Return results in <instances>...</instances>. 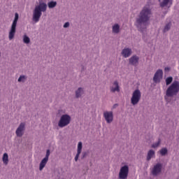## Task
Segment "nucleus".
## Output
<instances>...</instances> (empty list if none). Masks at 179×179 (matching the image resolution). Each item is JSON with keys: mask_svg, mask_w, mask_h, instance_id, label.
Wrapping results in <instances>:
<instances>
[{"mask_svg": "<svg viewBox=\"0 0 179 179\" xmlns=\"http://www.w3.org/2000/svg\"><path fill=\"white\" fill-rule=\"evenodd\" d=\"M17 20H19V14L16 13L15 14V19L11 25L10 31L8 33V39L13 40L15 38V34H16V26H17Z\"/></svg>", "mask_w": 179, "mask_h": 179, "instance_id": "nucleus-4", "label": "nucleus"}, {"mask_svg": "<svg viewBox=\"0 0 179 179\" xmlns=\"http://www.w3.org/2000/svg\"><path fill=\"white\" fill-rule=\"evenodd\" d=\"M139 62V57L136 55L132 56L129 59V63L130 65H133L134 66H136Z\"/></svg>", "mask_w": 179, "mask_h": 179, "instance_id": "nucleus-12", "label": "nucleus"}, {"mask_svg": "<svg viewBox=\"0 0 179 179\" xmlns=\"http://www.w3.org/2000/svg\"><path fill=\"white\" fill-rule=\"evenodd\" d=\"M150 159H151L150 157H148L147 161L149 162V160H150Z\"/></svg>", "mask_w": 179, "mask_h": 179, "instance_id": "nucleus-34", "label": "nucleus"}, {"mask_svg": "<svg viewBox=\"0 0 179 179\" xmlns=\"http://www.w3.org/2000/svg\"><path fill=\"white\" fill-rule=\"evenodd\" d=\"M160 145V141H158L156 143L152 144V148H157Z\"/></svg>", "mask_w": 179, "mask_h": 179, "instance_id": "nucleus-28", "label": "nucleus"}, {"mask_svg": "<svg viewBox=\"0 0 179 179\" xmlns=\"http://www.w3.org/2000/svg\"><path fill=\"white\" fill-rule=\"evenodd\" d=\"M48 162V157H45L42 159L39 165V170L41 171L44 167H45V164Z\"/></svg>", "mask_w": 179, "mask_h": 179, "instance_id": "nucleus-15", "label": "nucleus"}, {"mask_svg": "<svg viewBox=\"0 0 179 179\" xmlns=\"http://www.w3.org/2000/svg\"><path fill=\"white\" fill-rule=\"evenodd\" d=\"M113 32L116 34L120 33V25H118V24H116L113 27Z\"/></svg>", "mask_w": 179, "mask_h": 179, "instance_id": "nucleus-20", "label": "nucleus"}, {"mask_svg": "<svg viewBox=\"0 0 179 179\" xmlns=\"http://www.w3.org/2000/svg\"><path fill=\"white\" fill-rule=\"evenodd\" d=\"M78 157H75V162H78Z\"/></svg>", "mask_w": 179, "mask_h": 179, "instance_id": "nucleus-33", "label": "nucleus"}, {"mask_svg": "<svg viewBox=\"0 0 179 179\" xmlns=\"http://www.w3.org/2000/svg\"><path fill=\"white\" fill-rule=\"evenodd\" d=\"M50 157V150H48L46 152L45 157Z\"/></svg>", "mask_w": 179, "mask_h": 179, "instance_id": "nucleus-30", "label": "nucleus"}, {"mask_svg": "<svg viewBox=\"0 0 179 179\" xmlns=\"http://www.w3.org/2000/svg\"><path fill=\"white\" fill-rule=\"evenodd\" d=\"M71 116L69 115H62L58 122V127L59 128H64V127H68L71 124Z\"/></svg>", "mask_w": 179, "mask_h": 179, "instance_id": "nucleus-5", "label": "nucleus"}, {"mask_svg": "<svg viewBox=\"0 0 179 179\" xmlns=\"http://www.w3.org/2000/svg\"><path fill=\"white\" fill-rule=\"evenodd\" d=\"M25 80H26V77L24 76H21L18 78V82H24Z\"/></svg>", "mask_w": 179, "mask_h": 179, "instance_id": "nucleus-26", "label": "nucleus"}, {"mask_svg": "<svg viewBox=\"0 0 179 179\" xmlns=\"http://www.w3.org/2000/svg\"><path fill=\"white\" fill-rule=\"evenodd\" d=\"M162 164H157L152 170V176H157L159 173H162Z\"/></svg>", "mask_w": 179, "mask_h": 179, "instance_id": "nucleus-11", "label": "nucleus"}, {"mask_svg": "<svg viewBox=\"0 0 179 179\" xmlns=\"http://www.w3.org/2000/svg\"><path fill=\"white\" fill-rule=\"evenodd\" d=\"M155 156V151L153 150H150L148 152V157H153Z\"/></svg>", "mask_w": 179, "mask_h": 179, "instance_id": "nucleus-25", "label": "nucleus"}, {"mask_svg": "<svg viewBox=\"0 0 179 179\" xmlns=\"http://www.w3.org/2000/svg\"><path fill=\"white\" fill-rule=\"evenodd\" d=\"M64 27L65 29H66V27H69V22H66L64 24Z\"/></svg>", "mask_w": 179, "mask_h": 179, "instance_id": "nucleus-29", "label": "nucleus"}, {"mask_svg": "<svg viewBox=\"0 0 179 179\" xmlns=\"http://www.w3.org/2000/svg\"><path fill=\"white\" fill-rule=\"evenodd\" d=\"M0 57H1V52H0Z\"/></svg>", "mask_w": 179, "mask_h": 179, "instance_id": "nucleus-36", "label": "nucleus"}, {"mask_svg": "<svg viewBox=\"0 0 179 179\" xmlns=\"http://www.w3.org/2000/svg\"><path fill=\"white\" fill-rule=\"evenodd\" d=\"M173 5V0H163L162 2L160 3V6L162 8H164V6H167V5Z\"/></svg>", "mask_w": 179, "mask_h": 179, "instance_id": "nucleus-16", "label": "nucleus"}, {"mask_svg": "<svg viewBox=\"0 0 179 179\" xmlns=\"http://www.w3.org/2000/svg\"><path fill=\"white\" fill-rule=\"evenodd\" d=\"M103 117L108 124H111V122H113V120H114V115H113V111L104 112Z\"/></svg>", "mask_w": 179, "mask_h": 179, "instance_id": "nucleus-8", "label": "nucleus"}, {"mask_svg": "<svg viewBox=\"0 0 179 179\" xmlns=\"http://www.w3.org/2000/svg\"><path fill=\"white\" fill-rule=\"evenodd\" d=\"M171 27V22L168 23L164 29V33H166V31H169L170 30V28Z\"/></svg>", "mask_w": 179, "mask_h": 179, "instance_id": "nucleus-21", "label": "nucleus"}, {"mask_svg": "<svg viewBox=\"0 0 179 179\" xmlns=\"http://www.w3.org/2000/svg\"><path fill=\"white\" fill-rule=\"evenodd\" d=\"M23 41L24 44H29L30 43V38L29 36H27L26 35L24 36Z\"/></svg>", "mask_w": 179, "mask_h": 179, "instance_id": "nucleus-23", "label": "nucleus"}, {"mask_svg": "<svg viewBox=\"0 0 179 179\" xmlns=\"http://www.w3.org/2000/svg\"><path fill=\"white\" fill-rule=\"evenodd\" d=\"M3 157H8V153H4Z\"/></svg>", "mask_w": 179, "mask_h": 179, "instance_id": "nucleus-32", "label": "nucleus"}, {"mask_svg": "<svg viewBox=\"0 0 179 179\" xmlns=\"http://www.w3.org/2000/svg\"><path fill=\"white\" fill-rule=\"evenodd\" d=\"M25 124L24 123H20V126L18 127V128L17 129L15 134L17 135V136H18L19 138L23 136V134L24 132V127H25Z\"/></svg>", "mask_w": 179, "mask_h": 179, "instance_id": "nucleus-10", "label": "nucleus"}, {"mask_svg": "<svg viewBox=\"0 0 179 179\" xmlns=\"http://www.w3.org/2000/svg\"><path fill=\"white\" fill-rule=\"evenodd\" d=\"M151 16L152 9L150 8V6L146 5L141 11L138 18H137L136 21V26L138 30L142 31V26H146V23L150 20Z\"/></svg>", "mask_w": 179, "mask_h": 179, "instance_id": "nucleus-1", "label": "nucleus"}, {"mask_svg": "<svg viewBox=\"0 0 179 179\" xmlns=\"http://www.w3.org/2000/svg\"><path fill=\"white\" fill-rule=\"evenodd\" d=\"M171 82H173V77H168L166 79V85L167 86H169V85H170L171 83Z\"/></svg>", "mask_w": 179, "mask_h": 179, "instance_id": "nucleus-24", "label": "nucleus"}, {"mask_svg": "<svg viewBox=\"0 0 179 179\" xmlns=\"http://www.w3.org/2000/svg\"><path fill=\"white\" fill-rule=\"evenodd\" d=\"M165 99H167V96H165Z\"/></svg>", "mask_w": 179, "mask_h": 179, "instance_id": "nucleus-35", "label": "nucleus"}, {"mask_svg": "<svg viewBox=\"0 0 179 179\" xmlns=\"http://www.w3.org/2000/svg\"><path fill=\"white\" fill-rule=\"evenodd\" d=\"M129 173V167L128 166V165H124L120 168V170L119 172V178L127 179Z\"/></svg>", "mask_w": 179, "mask_h": 179, "instance_id": "nucleus-7", "label": "nucleus"}, {"mask_svg": "<svg viewBox=\"0 0 179 179\" xmlns=\"http://www.w3.org/2000/svg\"><path fill=\"white\" fill-rule=\"evenodd\" d=\"M82 148H83L82 142H79L78 144V150H77V154L76 155V157H79V155H80V153H82Z\"/></svg>", "mask_w": 179, "mask_h": 179, "instance_id": "nucleus-17", "label": "nucleus"}, {"mask_svg": "<svg viewBox=\"0 0 179 179\" xmlns=\"http://www.w3.org/2000/svg\"><path fill=\"white\" fill-rule=\"evenodd\" d=\"M179 92V82L174 81L166 90V96L173 97L177 96Z\"/></svg>", "mask_w": 179, "mask_h": 179, "instance_id": "nucleus-3", "label": "nucleus"}, {"mask_svg": "<svg viewBox=\"0 0 179 179\" xmlns=\"http://www.w3.org/2000/svg\"><path fill=\"white\" fill-rule=\"evenodd\" d=\"M48 6L50 9H52L53 8H55L57 6V1H50L48 3Z\"/></svg>", "mask_w": 179, "mask_h": 179, "instance_id": "nucleus-19", "label": "nucleus"}, {"mask_svg": "<svg viewBox=\"0 0 179 179\" xmlns=\"http://www.w3.org/2000/svg\"><path fill=\"white\" fill-rule=\"evenodd\" d=\"M45 10H47V4L43 2H40L39 5L36 6L34 10L33 21L35 22V23L38 22L41 15H43L41 12H45Z\"/></svg>", "mask_w": 179, "mask_h": 179, "instance_id": "nucleus-2", "label": "nucleus"}, {"mask_svg": "<svg viewBox=\"0 0 179 179\" xmlns=\"http://www.w3.org/2000/svg\"><path fill=\"white\" fill-rule=\"evenodd\" d=\"M131 54H132V49H131L129 48H126L123 49L122 51V55L124 58H128V57H131Z\"/></svg>", "mask_w": 179, "mask_h": 179, "instance_id": "nucleus-13", "label": "nucleus"}, {"mask_svg": "<svg viewBox=\"0 0 179 179\" xmlns=\"http://www.w3.org/2000/svg\"><path fill=\"white\" fill-rule=\"evenodd\" d=\"M159 152L162 156H166L167 155V148H164L161 149Z\"/></svg>", "mask_w": 179, "mask_h": 179, "instance_id": "nucleus-22", "label": "nucleus"}, {"mask_svg": "<svg viewBox=\"0 0 179 179\" xmlns=\"http://www.w3.org/2000/svg\"><path fill=\"white\" fill-rule=\"evenodd\" d=\"M141 97H142V94L141 93V90H136L134 91L132 94V96L131 98V103L133 106H136L139 101H141Z\"/></svg>", "mask_w": 179, "mask_h": 179, "instance_id": "nucleus-6", "label": "nucleus"}, {"mask_svg": "<svg viewBox=\"0 0 179 179\" xmlns=\"http://www.w3.org/2000/svg\"><path fill=\"white\" fill-rule=\"evenodd\" d=\"M3 162L4 164H8L9 162V159L8 157H3Z\"/></svg>", "mask_w": 179, "mask_h": 179, "instance_id": "nucleus-27", "label": "nucleus"}, {"mask_svg": "<svg viewBox=\"0 0 179 179\" xmlns=\"http://www.w3.org/2000/svg\"><path fill=\"white\" fill-rule=\"evenodd\" d=\"M110 92L112 93H115V92H120V85H118V81H115L113 85L110 87Z\"/></svg>", "mask_w": 179, "mask_h": 179, "instance_id": "nucleus-14", "label": "nucleus"}, {"mask_svg": "<svg viewBox=\"0 0 179 179\" xmlns=\"http://www.w3.org/2000/svg\"><path fill=\"white\" fill-rule=\"evenodd\" d=\"M83 94V88L80 87L78 90L76 92V96L78 98L80 97Z\"/></svg>", "mask_w": 179, "mask_h": 179, "instance_id": "nucleus-18", "label": "nucleus"}, {"mask_svg": "<svg viewBox=\"0 0 179 179\" xmlns=\"http://www.w3.org/2000/svg\"><path fill=\"white\" fill-rule=\"evenodd\" d=\"M163 79V70L159 69L155 73L153 80L155 83L160 82V80Z\"/></svg>", "mask_w": 179, "mask_h": 179, "instance_id": "nucleus-9", "label": "nucleus"}, {"mask_svg": "<svg viewBox=\"0 0 179 179\" xmlns=\"http://www.w3.org/2000/svg\"><path fill=\"white\" fill-rule=\"evenodd\" d=\"M164 71L165 72H167V71H170V67H165Z\"/></svg>", "mask_w": 179, "mask_h": 179, "instance_id": "nucleus-31", "label": "nucleus"}]
</instances>
